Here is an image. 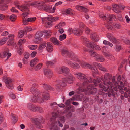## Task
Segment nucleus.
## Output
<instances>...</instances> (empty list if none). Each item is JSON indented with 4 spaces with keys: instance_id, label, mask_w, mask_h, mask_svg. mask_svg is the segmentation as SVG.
<instances>
[{
    "instance_id": "obj_26",
    "label": "nucleus",
    "mask_w": 130,
    "mask_h": 130,
    "mask_svg": "<svg viewBox=\"0 0 130 130\" xmlns=\"http://www.w3.org/2000/svg\"><path fill=\"white\" fill-rule=\"evenodd\" d=\"M44 75L48 77H51L52 75V72L49 69H44Z\"/></svg>"
},
{
    "instance_id": "obj_40",
    "label": "nucleus",
    "mask_w": 130,
    "mask_h": 130,
    "mask_svg": "<svg viewBox=\"0 0 130 130\" xmlns=\"http://www.w3.org/2000/svg\"><path fill=\"white\" fill-rule=\"evenodd\" d=\"M43 35V31H38L36 34L35 38H41Z\"/></svg>"
},
{
    "instance_id": "obj_56",
    "label": "nucleus",
    "mask_w": 130,
    "mask_h": 130,
    "mask_svg": "<svg viewBox=\"0 0 130 130\" xmlns=\"http://www.w3.org/2000/svg\"><path fill=\"white\" fill-rule=\"evenodd\" d=\"M36 127L37 128L40 129L42 128V125L38 121L37 122H36Z\"/></svg>"
},
{
    "instance_id": "obj_47",
    "label": "nucleus",
    "mask_w": 130,
    "mask_h": 130,
    "mask_svg": "<svg viewBox=\"0 0 130 130\" xmlns=\"http://www.w3.org/2000/svg\"><path fill=\"white\" fill-rule=\"evenodd\" d=\"M23 50L22 47L21 46H20L18 48L17 51L20 55H21L23 53Z\"/></svg>"
},
{
    "instance_id": "obj_2",
    "label": "nucleus",
    "mask_w": 130,
    "mask_h": 130,
    "mask_svg": "<svg viewBox=\"0 0 130 130\" xmlns=\"http://www.w3.org/2000/svg\"><path fill=\"white\" fill-rule=\"evenodd\" d=\"M36 84H33L30 90V92L34 96L31 99V101L34 103L42 102L43 100L40 98L41 93L39 92V91L36 88Z\"/></svg>"
},
{
    "instance_id": "obj_25",
    "label": "nucleus",
    "mask_w": 130,
    "mask_h": 130,
    "mask_svg": "<svg viewBox=\"0 0 130 130\" xmlns=\"http://www.w3.org/2000/svg\"><path fill=\"white\" fill-rule=\"evenodd\" d=\"M68 82L70 84H72L73 83L74 79H75L72 75L71 73H69L67 78Z\"/></svg>"
},
{
    "instance_id": "obj_10",
    "label": "nucleus",
    "mask_w": 130,
    "mask_h": 130,
    "mask_svg": "<svg viewBox=\"0 0 130 130\" xmlns=\"http://www.w3.org/2000/svg\"><path fill=\"white\" fill-rule=\"evenodd\" d=\"M65 62L67 64L74 69H77L80 68V66L76 62H72L69 59H67Z\"/></svg>"
},
{
    "instance_id": "obj_19",
    "label": "nucleus",
    "mask_w": 130,
    "mask_h": 130,
    "mask_svg": "<svg viewBox=\"0 0 130 130\" xmlns=\"http://www.w3.org/2000/svg\"><path fill=\"white\" fill-rule=\"evenodd\" d=\"M73 31L74 35L77 36L81 35L83 32L82 30L78 28H74Z\"/></svg>"
},
{
    "instance_id": "obj_36",
    "label": "nucleus",
    "mask_w": 130,
    "mask_h": 130,
    "mask_svg": "<svg viewBox=\"0 0 130 130\" xmlns=\"http://www.w3.org/2000/svg\"><path fill=\"white\" fill-rule=\"evenodd\" d=\"M103 54L106 58H107L111 59L113 57L112 54L109 53H104Z\"/></svg>"
},
{
    "instance_id": "obj_43",
    "label": "nucleus",
    "mask_w": 130,
    "mask_h": 130,
    "mask_svg": "<svg viewBox=\"0 0 130 130\" xmlns=\"http://www.w3.org/2000/svg\"><path fill=\"white\" fill-rule=\"evenodd\" d=\"M7 39V37H4L0 40V45H2L5 44Z\"/></svg>"
},
{
    "instance_id": "obj_11",
    "label": "nucleus",
    "mask_w": 130,
    "mask_h": 130,
    "mask_svg": "<svg viewBox=\"0 0 130 130\" xmlns=\"http://www.w3.org/2000/svg\"><path fill=\"white\" fill-rule=\"evenodd\" d=\"M14 4L17 8L19 9L22 11L27 10L28 9V7L26 5L20 6L19 3L18 1H15L14 3Z\"/></svg>"
},
{
    "instance_id": "obj_18",
    "label": "nucleus",
    "mask_w": 130,
    "mask_h": 130,
    "mask_svg": "<svg viewBox=\"0 0 130 130\" xmlns=\"http://www.w3.org/2000/svg\"><path fill=\"white\" fill-rule=\"evenodd\" d=\"M102 80L104 81V85H106L109 89L110 91L111 92H112V88L113 84L111 82H107L106 81H104V79H102Z\"/></svg>"
},
{
    "instance_id": "obj_45",
    "label": "nucleus",
    "mask_w": 130,
    "mask_h": 130,
    "mask_svg": "<svg viewBox=\"0 0 130 130\" xmlns=\"http://www.w3.org/2000/svg\"><path fill=\"white\" fill-rule=\"evenodd\" d=\"M99 87L101 88H102L103 90L105 91H106L108 90V87H106L105 86H103L102 83H100Z\"/></svg>"
},
{
    "instance_id": "obj_28",
    "label": "nucleus",
    "mask_w": 130,
    "mask_h": 130,
    "mask_svg": "<svg viewBox=\"0 0 130 130\" xmlns=\"http://www.w3.org/2000/svg\"><path fill=\"white\" fill-rule=\"evenodd\" d=\"M50 40L54 45H58L61 43L55 38L52 37L50 39Z\"/></svg>"
},
{
    "instance_id": "obj_48",
    "label": "nucleus",
    "mask_w": 130,
    "mask_h": 130,
    "mask_svg": "<svg viewBox=\"0 0 130 130\" xmlns=\"http://www.w3.org/2000/svg\"><path fill=\"white\" fill-rule=\"evenodd\" d=\"M65 25L64 23L63 22H61L58 25L55 26V28L56 29L59 28L63 27Z\"/></svg>"
},
{
    "instance_id": "obj_1",
    "label": "nucleus",
    "mask_w": 130,
    "mask_h": 130,
    "mask_svg": "<svg viewBox=\"0 0 130 130\" xmlns=\"http://www.w3.org/2000/svg\"><path fill=\"white\" fill-rule=\"evenodd\" d=\"M74 75L76 77L81 81L78 82L76 84V85L79 87L78 88L79 91L82 90L84 91V89H82V88L86 86L92 80V78L90 77V79L88 81L87 79L85 77L84 75L80 72H75L74 73Z\"/></svg>"
},
{
    "instance_id": "obj_59",
    "label": "nucleus",
    "mask_w": 130,
    "mask_h": 130,
    "mask_svg": "<svg viewBox=\"0 0 130 130\" xmlns=\"http://www.w3.org/2000/svg\"><path fill=\"white\" fill-rule=\"evenodd\" d=\"M43 87L45 89L47 90L51 89L52 88L50 86L45 84L43 85Z\"/></svg>"
},
{
    "instance_id": "obj_15",
    "label": "nucleus",
    "mask_w": 130,
    "mask_h": 130,
    "mask_svg": "<svg viewBox=\"0 0 130 130\" xmlns=\"http://www.w3.org/2000/svg\"><path fill=\"white\" fill-rule=\"evenodd\" d=\"M80 64L82 67L83 68H86L88 69H91L92 68V66L90 64L83 61H80L79 62Z\"/></svg>"
},
{
    "instance_id": "obj_4",
    "label": "nucleus",
    "mask_w": 130,
    "mask_h": 130,
    "mask_svg": "<svg viewBox=\"0 0 130 130\" xmlns=\"http://www.w3.org/2000/svg\"><path fill=\"white\" fill-rule=\"evenodd\" d=\"M81 39L83 41L84 43L88 47H90L97 50H101L99 45L95 44L94 42H89V40L85 37L82 36Z\"/></svg>"
},
{
    "instance_id": "obj_35",
    "label": "nucleus",
    "mask_w": 130,
    "mask_h": 130,
    "mask_svg": "<svg viewBox=\"0 0 130 130\" xmlns=\"http://www.w3.org/2000/svg\"><path fill=\"white\" fill-rule=\"evenodd\" d=\"M90 56L92 57H95L98 56V54L96 52L93 50L90 51H89Z\"/></svg>"
},
{
    "instance_id": "obj_14",
    "label": "nucleus",
    "mask_w": 130,
    "mask_h": 130,
    "mask_svg": "<svg viewBox=\"0 0 130 130\" xmlns=\"http://www.w3.org/2000/svg\"><path fill=\"white\" fill-rule=\"evenodd\" d=\"M41 95L40 98L43 100L42 102H39V103H43L44 101L48 100L50 98L49 94L48 93L44 92L42 93H41Z\"/></svg>"
},
{
    "instance_id": "obj_64",
    "label": "nucleus",
    "mask_w": 130,
    "mask_h": 130,
    "mask_svg": "<svg viewBox=\"0 0 130 130\" xmlns=\"http://www.w3.org/2000/svg\"><path fill=\"white\" fill-rule=\"evenodd\" d=\"M110 41H111L113 43H117L119 42L118 40H117L114 37Z\"/></svg>"
},
{
    "instance_id": "obj_23",
    "label": "nucleus",
    "mask_w": 130,
    "mask_h": 130,
    "mask_svg": "<svg viewBox=\"0 0 130 130\" xmlns=\"http://www.w3.org/2000/svg\"><path fill=\"white\" fill-rule=\"evenodd\" d=\"M90 37L91 39L94 41L97 42L99 40V36L95 33H93L91 34Z\"/></svg>"
},
{
    "instance_id": "obj_27",
    "label": "nucleus",
    "mask_w": 130,
    "mask_h": 130,
    "mask_svg": "<svg viewBox=\"0 0 130 130\" xmlns=\"http://www.w3.org/2000/svg\"><path fill=\"white\" fill-rule=\"evenodd\" d=\"M58 125L57 122L56 123H54L53 122L51 123V124L50 126V130L54 129V130H57V126Z\"/></svg>"
},
{
    "instance_id": "obj_7",
    "label": "nucleus",
    "mask_w": 130,
    "mask_h": 130,
    "mask_svg": "<svg viewBox=\"0 0 130 130\" xmlns=\"http://www.w3.org/2000/svg\"><path fill=\"white\" fill-rule=\"evenodd\" d=\"M3 79L8 88L11 90L13 89L14 86L12 79L10 78L7 77H3Z\"/></svg>"
},
{
    "instance_id": "obj_44",
    "label": "nucleus",
    "mask_w": 130,
    "mask_h": 130,
    "mask_svg": "<svg viewBox=\"0 0 130 130\" xmlns=\"http://www.w3.org/2000/svg\"><path fill=\"white\" fill-rule=\"evenodd\" d=\"M46 46V43L45 42L39 45V47L38 48V50H42V49L45 48Z\"/></svg>"
},
{
    "instance_id": "obj_54",
    "label": "nucleus",
    "mask_w": 130,
    "mask_h": 130,
    "mask_svg": "<svg viewBox=\"0 0 130 130\" xmlns=\"http://www.w3.org/2000/svg\"><path fill=\"white\" fill-rule=\"evenodd\" d=\"M29 11V9L28 8V9L27 10H25L22 12H24L22 14L23 15V16L24 17V18H25V17H26L29 14V13L28 12Z\"/></svg>"
},
{
    "instance_id": "obj_6",
    "label": "nucleus",
    "mask_w": 130,
    "mask_h": 130,
    "mask_svg": "<svg viewBox=\"0 0 130 130\" xmlns=\"http://www.w3.org/2000/svg\"><path fill=\"white\" fill-rule=\"evenodd\" d=\"M88 84L86 86L82 88V89H84V91H80L77 92L78 94H79L80 92H89L90 94H93L96 92L97 89L93 88L92 86H88Z\"/></svg>"
},
{
    "instance_id": "obj_52",
    "label": "nucleus",
    "mask_w": 130,
    "mask_h": 130,
    "mask_svg": "<svg viewBox=\"0 0 130 130\" xmlns=\"http://www.w3.org/2000/svg\"><path fill=\"white\" fill-rule=\"evenodd\" d=\"M66 37V35L65 34H63L60 35L59 37V39L60 41H62L65 39Z\"/></svg>"
},
{
    "instance_id": "obj_8",
    "label": "nucleus",
    "mask_w": 130,
    "mask_h": 130,
    "mask_svg": "<svg viewBox=\"0 0 130 130\" xmlns=\"http://www.w3.org/2000/svg\"><path fill=\"white\" fill-rule=\"evenodd\" d=\"M99 17L103 20L105 19L110 24L112 22V19L115 18V17L114 15H110L108 14H105L104 15H99Z\"/></svg>"
},
{
    "instance_id": "obj_5",
    "label": "nucleus",
    "mask_w": 130,
    "mask_h": 130,
    "mask_svg": "<svg viewBox=\"0 0 130 130\" xmlns=\"http://www.w3.org/2000/svg\"><path fill=\"white\" fill-rule=\"evenodd\" d=\"M61 52L62 55L65 56H67V57L69 58V59L76 62H79V59L77 56L69 53L68 51L62 50Z\"/></svg>"
},
{
    "instance_id": "obj_58",
    "label": "nucleus",
    "mask_w": 130,
    "mask_h": 130,
    "mask_svg": "<svg viewBox=\"0 0 130 130\" xmlns=\"http://www.w3.org/2000/svg\"><path fill=\"white\" fill-rule=\"evenodd\" d=\"M41 38H35V40L34 41V42L38 44L42 40Z\"/></svg>"
},
{
    "instance_id": "obj_9",
    "label": "nucleus",
    "mask_w": 130,
    "mask_h": 130,
    "mask_svg": "<svg viewBox=\"0 0 130 130\" xmlns=\"http://www.w3.org/2000/svg\"><path fill=\"white\" fill-rule=\"evenodd\" d=\"M113 10L115 13H118L121 12V10H123L125 8V6L123 5H119L113 4L112 5Z\"/></svg>"
},
{
    "instance_id": "obj_34",
    "label": "nucleus",
    "mask_w": 130,
    "mask_h": 130,
    "mask_svg": "<svg viewBox=\"0 0 130 130\" xmlns=\"http://www.w3.org/2000/svg\"><path fill=\"white\" fill-rule=\"evenodd\" d=\"M47 50L50 52H52L53 50V47L52 45L49 43H47L46 47Z\"/></svg>"
},
{
    "instance_id": "obj_32",
    "label": "nucleus",
    "mask_w": 130,
    "mask_h": 130,
    "mask_svg": "<svg viewBox=\"0 0 130 130\" xmlns=\"http://www.w3.org/2000/svg\"><path fill=\"white\" fill-rule=\"evenodd\" d=\"M11 118L12 120V122L13 123H15L18 120V118L15 115L13 114H11Z\"/></svg>"
},
{
    "instance_id": "obj_22",
    "label": "nucleus",
    "mask_w": 130,
    "mask_h": 130,
    "mask_svg": "<svg viewBox=\"0 0 130 130\" xmlns=\"http://www.w3.org/2000/svg\"><path fill=\"white\" fill-rule=\"evenodd\" d=\"M65 118L64 117L62 116L59 118L58 119V123L59 126L61 127L63 126L62 123H64L65 122Z\"/></svg>"
},
{
    "instance_id": "obj_60",
    "label": "nucleus",
    "mask_w": 130,
    "mask_h": 130,
    "mask_svg": "<svg viewBox=\"0 0 130 130\" xmlns=\"http://www.w3.org/2000/svg\"><path fill=\"white\" fill-rule=\"evenodd\" d=\"M36 18L35 17L28 18L27 19V21L28 22H33L36 20Z\"/></svg>"
},
{
    "instance_id": "obj_30",
    "label": "nucleus",
    "mask_w": 130,
    "mask_h": 130,
    "mask_svg": "<svg viewBox=\"0 0 130 130\" xmlns=\"http://www.w3.org/2000/svg\"><path fill=\"white\" fill-rule=\"evenodd\" d=\"M9 52V49L8 48H6L4 49L3 52V55L4 56H6L7 55H8L7 59L9 58L11 55V54L10 53H8Z\"/></svg>"
},
{
    "instance_id": "obj_13",
    "label": "nucleus",
    "mask_w": 130,
    "mask_h": 130,
    "mask_svg": "<svg viewBox=\"0 0 130 130\" xmlns=\"http://www.w3.org/2000/svg\"><path fill=\"white\" fill-rule=\"evenodd\" d=\"M68 82V80L65 78H63L62 80V82H58L57 81L56 82V84H56L55 87L56 89H58L60 88V86H64V84Z\"/></svg>"
},
{
    "instance_id": "obj_46",
    "label": "nucleus",
    "mask_w": 130,
    "mask_h": 130,
    "mask_svg": "<svg viewBox=\"0 0 130 130\" xmlns=\"http://www.w3.org/2000/svg\"><path fill=\"white\" fill-rule=\"evenodd\" d=\"M8 6L6 5L2 4L0 5V9L2 11L6 10Z\"/></svg>"
},
{
    "instance_id": "obj_57",
    "label": "nucleus",
    "mask_w": 130,
    "mask_h": 130,
    "mask_svg": "<svg viewBox=\"0 0 130 130\" xmlns=\"http://www.w3.org/2000/svg\"><path fill=\"white\" fill-rule=\"evenodd\" d=\"M16 19V16L15 15L12 14L10 17V20L12 21H14Z\"/></svg>"
},
{
    "instance_id": "obj_38",
    "label": "nucleus",
    "mask_w": 130,
    "mask_h": 130,
    "mask_svg": "<svg viewBox=\"0 0 130 130\" xmlns=\"http://www.w3.org/2000/svg\"><path fill=\"white\" fill-rule=\"evenodd\" d=\"M96 59L98 61L102 62L105 60V59L102 55L98 54V56L96 57Z\"/></svg>"
},
{
    "instance_id": "obj_42",
    "label": "nucleus",
    "mask_w": 130,
    "mask_h": 130,
    "mask_svg": "<svg viewBox=\"0 0 130 130\" xmlns=\"http://www.w3.org/2000/svg\"><path fill=\"white\" fill-rule=\"evenodd\" d=\"M112 78V76L109 73L105 74L104 75V79L106 80H108V79L109 80L111 79Z\"/></svg>"
},
{
    "instance_id": "obj_53",
    "label": "nucleus",
    "mask_w": 130,
    "mask_h": 130,
    "mask_svg": "<svg viewBox=\"0 0 130 130\" xmlns=\"http://www.w3.org/2000/svg\"><path fill=\"white\" fill-rule=\"evenodd\" d=\"M32 30V29L31 27H27L25 28L24 31L25 33H26L27 32L31 31Z\"/></svg>"
},
{
    "instance_id": "obj_39",
    "label": "nucleus",
    "mask_w": 130,
    "mask_h": 130,
    "mask_svg": "<svg viewBox=\"0 0 130 130\" xmlns=\"http://www.w3.org/2000/svg\"><path fill=\"white\" fill-rule=\"evenodd\" d=\"M91 70L93 72L92 75L94 77H95L96 75L98 73V71L95 68H92L91 69Z\"/></svg>"
},
{
    "instance_id": "obj_55",
    "label": "nucleus",
    "mask_w": 130,
    "mask_h": 130,
    "mask_svg": "<svg viewBox=\"0 0 130 130\" xmlns=\"http://www.w3.org/2000/svg\"><path fill=\"white\" fill-rule=\"evenodd\" d=\"M36 112H38L40 113H42L43 112V110L42 108L39 107H37L36 108Z\"/></svg>"
},
{
    "instance_id": "obj_20",
    "label": "nucleus",
    "mask_w": 130,
    "mask_h": 130,
    "mask_svg": "<svg viewBox=\"0 0 130 130\" xmlns=\"http://www.w3.org/2000/svg\"><path fill=\"white\" fill-rule=\"evenodd\" d=\"M75 11L71 8H69L65 10L64 11V14H70L74 15L75 14Z\"/></svg>"
},
{
    "instance_id": "obj_50",
    "label": "nucleus",
    "mask_w": 130,
    "mask_h": 130,
    "mask_svg": "<svg viewBox=\"0 0 130 130\" xmlns=\"http://www.w3.org/2000/svg\"><path fill=\"white\" fill-rule=\"evenodd\" d=\"M24 33H25V32H24V31L20 30L18 34V37L19 38H22L24 36Z\"/></svg>"
},
{
    "instance_id": "obj_12",
    "label": "nucleus",
    "mask_w": 130,
    "mask_h": 130,
    "mask_svg": "<svg viewBox=\"0 0 130 130\" xmlns=\"http://www.w3.org/2000/svg\"><path fill=\"white\" fill-rule=\"evenodd\" d=\"M55 7H53L52 9L51 6L45 4L43 9L47 12L52 13L55 12Z\"/></svg>"
},
{
    "instance_id": "obj_37",
    "label": "nucleus",
    "mask_w": 130,
    "mask_h": 130,
    "mask_svg": "<svg viewBox=\"0 0 130 130\" xmlns=\"http://www.w3.org/2000/svg\"><path fill=\"white\" fill-rule=\"evenodd\" d=\"M43 33H44L45 36L47 38L50 37L51 34L52 32L51 30H44L43 31Z\"/></svg>"
},
{
    "instance_id": "obj_63",
    "label": "nucleus",
    "mask_w": 130,
    "mask_h": 130,
    "mask_svg": "<svg viewBox=\"0 0 130 130\" xmlns=\"http://www.w3.org/2000/svg\"><path fill=\"white\" fill-rule=\"evenodd\" d=\"M107 36L110 41L114 37L112 34L110 33L107 34Z\"/></svg>"
},
{
    "instance_id": "obj_21",
    "label": "nucleus",
    "mask_w": 130,
    "mask_h": 130,
    "mask_svg": "<svg viewBox=\"0 0 130 130\" xmlns=\"http://www.w3.org/2000/svg\"><path fill=\"white\" fill-rule=\"evenodd\" d=\"M45 5V3L44 2L38 1L37 7L39 10L43 9Z\"/></svg>"
},
{
    "instance_id": "obj_41",
    "label": "nucleus",
    "mask_w": 130,
    "mask_h": 130,
    "mask_svg": "<svg viewBox=\"0 0 130 130\" xmlns=\"http://www.w3.org/2000/svg\"><path fill=\"white\" fill-rule=\"evenodd\" d=\"M96 64L98 66L99 69L102 71L106 72L107 71L106 69L103 67L99 63H97Z\"/></svg>"
},
{
    "instance_id": "obj_16",
    "label": "nucleus",
    "mask_w": 130,
    "mask_h": 130,
    "mask_svg": "<svg viewBox=\"0 0 130 130\" xmlns=\"http://www.w3.org/2000/svg\"><path fill=\"white\" fill-rule=\"evenodd\" d=\"M75 8L77 10L80 11L87 12H88V10L85 7L80 5H76Z\"/></svg>"
},
{
    "instance_id": "obj_3",
    "label": "nucleus",
    "mask_w": 130,
    "mask_h": 130,
    "mask_svg": "<svg viewBox=\"0 0 130 130\" xmlns=\"http://www.w3.org/2000/svg\"><path fill=\"white\" fill-rule=\"evenodd\" d=\"M58 19L57 17H53L51 16H48L47 17L42 18V20L43 23L45 22V27L48 28L51 27L53 25V22L58 20Z\"/></svg>"
},
{
    "instance_id": "obj_24",
    "label": "nucleus",
    "mask_w": 130,
    "mask_h": 130,
    "mask_svg": "<svg viewBox=\"0 0 130 130\" xmlns=\"http://www.w3.org/2000/svg\"><path fill=\"white\" fill-rule=\"evenodd\" d=\"M27 108L29 110H31L33 112H36V108L37 106L30 103H28L27 105Z\"/></svg>"
},
{
    "instance_id": "obj_31",
    "label": "nucleus",
    "mask_w": 130,
    "mask_h": 130,
    "mask_svg": "<svg viewBox=\"0 0 130 130\" xmlns=\"http://www.w3.org/2000/svg\"><path fill=\"white\" fill-rule=\"evenodd\" d=\"M58 113L57 112H54L52 113V117H53L54 118H51L50 121L51 123L53 122H54V123H56L55 122V121L54 118L58 117Z\"/></svg>"
},
{
    "instance_id": "obj_33",
    "label": "nucleus",
    "mask_w": 130,
    "mask_h": 130,
    "mask_svg": "<svg viewBox=\"0 0 130 130\" xmlns=\"http://www.w3.org/2000/svg\"><path fill=\"white\" fill-rule=\"evenodd\" d=\"M61 70L63 73L68 74L70 71L69 69L66 67H63L61 68Z\"/></svg>"
},
{
    "instance_id": "obj_51",
    "label": "nucleus",
    "mask_w": 130,
    "mask_h": 130,
    "mask_svg": "<svg viewBox=\"0 0 130 130\" xmlns=\"http://www.w3.org/2000/svg\"><path fill=\"white\" fill-rule=\"evenodd\" d=\"M43 64L40 63H39L34 68L35 70V71H38L39 70L42 66Z\"/></svg>"
},
{
    "instance_id": "obj_61",
    "label": "nucleus",
    "mask_w": 130,
    "mask_h": 130,
    "mask_svg": "<svg viewBox=\"0 0 130 130\" xmlns=\"http://www.w3.org/2000/svg\"><path fill=\"white\" fill-rule=\"evenodd\" d=\"M26 41V40L24 39H22L19 40L18 42L19 45L20 46H21V44L25 42Z\"/></svg>"
},
{
    "instance_id": "obj_62",
    "label": "nucleus",
    "mask_w": 130,
    "mask_h": 130,
    "mask_svg": "<svg viewBox=\"0 0 130 130\" xmlns=\"http://www.w3.org/2000/svg\"><path fill=\"white\" fill-rule=\"evenodd\" d=\"M38 1L32 2L30 4V5L32 6L37 7Z\"/></svg>"
},
{
    "instance_id": "obj_29",
    "label": "nucleus",
    "mask_w": 130,
    "mask_h": 130,
    "mask_svg": "<svg viewBox=\"0 0 130 130\" xmlns=\"http://www.w3.org/2000/svg\"><path fill=\"white\" fill-rule=\"evenodd\" d=\"M39 61V59L37 58H35L30 62V66L32 67H34V65L36 64Z\"/></svg>"
},
{
    "instance_id": "obj_17",
    "label": "nucleus",
    "mask_w": 130,
    "mask_h": 130,
    "mask_svg": "<svg viewBox=\"0 0 130 130\" xmlns=\"http://www.w3.org/2000/svg\"><path fill=\"white\" fill-rule=\"evenodd\" d=\"M14 37V36L13 34H10L8 35V39H9V40L7 42L8 45H11L13 43Z\"/></svg>"
},
{
    "instance_id": "obj_49",
    "label": "nucleus",
    "mask_w": 130,
    "mask_h": 130,
    "mask_svg": "<svg viewBox=\"0 0 130 130\" xmlns=\"http://www.w3.org/2000/svg\"><path fill=\"white\" fill-rule=\"evenodd\" d=\"M100 81V80L99 77H97L96 79H94L93 80V83L95 86H96L98 85V84L99 83Z\"/></svg>"
}]
</instances>
